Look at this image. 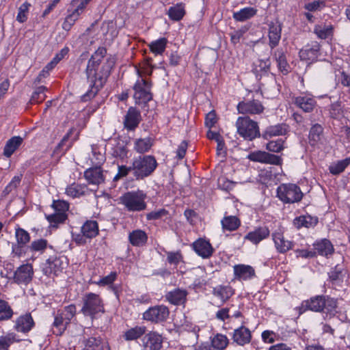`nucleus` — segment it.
Here are the masks:
<instances>
[{"label":"nucleus","mask_w":350,"mask_h":350,"mask_svg":"<svg viewBox=\"0 0 350 350\" xmlns=\"http://www.w3.org/2000/svg\"><path fill=\"white\" fill-rule=\"evenodd\" d=\"M106 53V49L100 47L88 62L86 75L90 89L81 96V100L84 102L88 101L97 94L110 75L111 66L109 64L103 65L98 72V68Z\"/></svg>","instance_id":"obj_1"},{"label":"nucleus","mask_w":350,"mask_h":350,"mask_svg":"<svg viewBox=\"0 0 350 350\" xmlns=\"http://www.w3.org/2000/svg\"><path fill=\"white\" fill-rule=\"evenodd\" d=\"M157 167V162L152 155L139 156L133 160L131 168L137 179H143L151 175Z\"/></svg>","instance_id":"obj_2"},{"label":"nucleus","mask_w":350,"mask_h":350,"mask_svg":"<svg viewBox=\"0 0 350 350\" xmlns=\"http://www.w3.org/2000/svg\"><path fill=\"white\" fill-rule=\"evenodd\" d=\"M146 194L142 190L129 191L120 198L124 208L130 212H139L146 208Z\"/></svg>","instance_id":"obj_3"},{"label":"nucleus","mask_w":350,"mask_h":350,"mask_svg":"<svg viewBox=\"0 0 350 350\" xmlns=\"http://www.w3.org/2000/svg\"><path fill=\"white\" fill-rule=\"evenodd\" d=\"M83 306L81 313L91 319L96 317L99 313L104 312V306L100 297L94 293H88L82 298Z\"/></svg>","instance_id":"obj_4"},{"label":"nucleus","mask_w":350,"mask_h":350,"mask_svg":"<svg viewBox=\"0 0 350 350\" xmlns=\"http://www.w3.org/2000/svg\"><path fill=\"white\" fill-rule=\"evenodd\" d=\"M151 88L152 83L149 79L143 77L138 71V79L133 86V98L137 104H145L152 100Z\"/></svg>","instance_id":"obj_5"},{"label":"nucleus","mask_w":350,"mask_h":350,"mask_svg":"<svg viewBox=\"0 0 350 350\" xmlns=\"http://www.w3.org/2000/svg\"><path fill=\"white\" fill-rule=\"evenodd\" d=\"M276 191L277 197L284 204L299 202L304 196L299 187L293 183L280 184Z\"/></svg>","instance_id":"obj_6"},{"label":"nucleus","mask_w":350,"mask_h":350,"mask_svg":"<svg viewBox=\"0 0 350 350\" xmlns=\"http://www.w3.org/2000/svg\"><path fill=\"white\" fill-rule=\"evenodd\" d=\"M237 133L247 140H252L260 136L258 123L249 117H239L236 122Z\"/></svg>","instance_id":"obj_7"},{"label":"nucleus","mask_w":350,"mask_h":350,"mask_svg":"<svg viewBox=\"0 0 350 350\" xmlns=\"http://www.w3.org/2000/svg\"><path fill=\"white\" fill-rule=\"evenodd\" d=\"M170 315L168 308L164 305H157L149 308L142 315L145 321L153 323H161L167 321Z\"/></svg>","instance_id":"obj_8"},{"label":"nucleus","mask_w":350,"mask_h":350,"mask_svg":"<svg viewBox=\"0 0 350 350\" xmlns=\"http://www.w3.org/2000/svg\"><path fill=\"white\" fill-rule=\"evenodd\" d=\"M294 105L305 113H311L317 106V102L313 95L309 93H302L294 97Z\"/></svg>","instance_id":"obj_9"},{"label":"nucleus","mask_w":350,"mask_h":350,"mask_svg":"<svg viewBox=\"0 0 350 350\" xmlns=\"http://www.w3.org/2000/svg\"><path fill=\"white\" fill-rule=\"evenodd\" d=\"M163 336L157 332L150 331L142 339L144 350H161L163 347Z\"/></svg>","instance_id":"obj_10"},{"label":"nucleus","mask_w":350,"mask_h":350,"mask_svg":"<svg viewBox=\"0 0 350 350\" xmlns=\"http://www.w3.org/2000/svg\"><path fill=\"white\" fill-rule=\"evenodd\" d=\"M33 276V267L31 264L27 263L21 265L14 271V281L19 285H27L32 280Z\"/></svg>","instance_id":"obj_11"},{"label":"nucleus","mask_w":350,"mask_h":350,"mask_svg":"<svg viewBox=\"0 0 350 350\" xmlns=\"http://www.w3.org/2000/svg\"><path fill=\"white\" fill-rule=\"evenodd\" d=\"M247 159L252 161L272 165H281L282 163L280 157L260 150L251 152Z\"/></svg>","instance_id":"obj_12"},{"label":"nucleus","mask_w":350,"mask_h":350,"mask_svg":"<svg viewBox=\"0 0 350 350\" xmlns=\"http://www.w3.org/2000/svg\"><path fill=\"white\" fill-rule=\"evenodd\" d=\"M269 46L271 49L275 48L281 39L282 25L278 21H271L267 23Z\"/></svg>","instance_id":"obj_13"},{"label":"nucleus","mask_w":350,"mask_h":350,"mask_svg":"<svg viewBox=\"0 0 350 350\" xmlns=\"http://www.w3.org/2000/svg\"><path fill=\"white\" fill-rule=\"evenodd\" d=\"M66 262L62 258L57 256L50 257L44 264L43 270L46 275H58L65 268Z\"/></svg>","instance_id":"obj_14"},{"label":"nucleus","mask_w":350,"mask_h":350,"mask_svg":"<svg viewBox=\"0 0 350 350\" xmlns=\"http://www.w3.org/2000/svg\"><path fill=\"white\" fill-rule=\"evenodd\" d=\"M237 110L240 113L260 114L264 107L261 103L258 100H250L240 102L237 105Z\"/></svg>","instance_id":"obj_15"},{"label":"nucleus","mask_w":350,"mask_h":350,"mask_svg":"<svg viewBox=\"0 0 350 350\" xmlns=\"http://www.w3.org/2000/svg\"><path fill=\"white\" fill-rule=\"evenodd\" d=\"M192 248L202 258H210L214 252V249L209 241L202 238L197 239L193 243Z\"/></svg>","instance_id":"obj_16"},{"label":"nucleus","mask_w":350,"mask_h":350,"mask_svg":"<svg viewBox=\"0 0 350 350\" xmlns=\"http://www.w3.org/2000/svg\"><path fill=\"white\" fill-rule=\"evenodd\" d=\"M142 117L139 110L131 107L129 108L124 119V126L129 131L135 130L141 122Z\"/></svg>","instance_id":"obj_17"},{"label":"nucleus","mask_w":350,"mask_h":350,"mask_svg":"<svg viewBox=\"0 0 350 350\" xmlns=\"http://www.w3.org/2000/svg\"><path fill=\"white\" fill-rule=\"evenodd\" d=\"M234 278L238 280H249L256 277L254 269L248 265L239 264L233 267Z\"/></svg>","instance_id":"obj_18"},{"label":"nucleus","mask_w":350,"mask_h":350,"mask_svg":"<svg viewBox=\"0 0 350 350\" xmlns=\"http://www.w3.org/2000/svg\"><path fill=\"white\" fill-rule=\"evenodd\" d=\"M272 239L275 247L279 253L284 254L293 247V242L284 238V234L280 231H275L272 233Z\"/></svg>","instance_id":"obj_19"},{"label":"nucleus","mask_w":350,"mask_h":350,"mask_svg":"<svg viewBox=\"0 0 350 350\" xmlns=\"http://www.w3.org/2000/svg\"><path fill=\"white\" fill-rule=\"evenodd\" d=\"M320 50V45L318 42H314L310 44L305 46L299 51V57L301 60L306 62H314L317 59Z\"/></svg>","instance_id":"obj_20"},{"label":"nucleus","mask_w":350,"mask_h":350,"mask_svg":"<svg viewBox=\"0 0 350 350\" xmlns=\"http://www.w3.org/2000/svg\"><path fill=\"white\" fill-rule=\"evenodd\" d=\"M84 177L91 185H98L105 181L103 171L99 166L86 170L84 172Z\"/></svg>","instance_id":"obj_21"},{"label":"nucleus","mask_w":350,"mask_h":350,"mask_svg":"<svg viewBox=\"0 0 350 350\" xmlns=\"http://www.w3.org/2000/svg\"><path fill=\"white\" fill-rule=\"evenodd\" d=\"M270 231L267 226H260L248 232L244 239L248 240L254 245L258 244L262 240L269 237Z\"/></svg>","instance_id":"obj_22"},{"label":"nucleus","mask_w":350,"mask_h":350,"mask_svg":"<svg viewBox=\"0 0 350 350\" xmlns=\"http://www.w3.org/2000/svg\"><path fill=\"white\" fill-rule=\"evenodd\" d=\"M35 323L31 314L26 313L17 319L15 328L17 332L27 333L33 327Z\"/></svg>","instance_id":"obj_23"},{"label":"nucleus","mask_w":350,"mask_h":350,"mask_svg":"<svg viewBox=\"0 0 350 350\" xmlns=\"http://www.w3.org/2000/svg\"><path fill=\"white\" fill-rule=\"evenodd\" d=\"M251 338V332L244 326H241L234 330L232 340L239 345L243 346L250 343Z\"/></svg>","instance_id":"obj_24"},{"label":"nucleus","mask_w":350,"mask_h":350,"mask_svg":"<svg viewBox=\"0 0 350 350\" xmlns=\"http://www.w3.org/2000/svg\"><path fill=\"white\" fill-rule=\"evenodd\" d=\"M325 296L317 295L302 302L301 308L314 312H321L323 310Z\"/></svg>","instance_id":"obj_25"},{"label":"nucleus","mask_w":350,"mask_h":350,"mask_svg":"<svg viewBox=\"0 0 350 350\" xmlns=\"http://www.w3.org/2000/svg\"><path fill=\"white\" fill-rule=\"evenodd\" d=\"M129 241L134 247H142L148 241L147 233L142 230L137 229L129 234Z\"/></svg>","instance_id":"obj_26"},{"label":"nucleus","mask_w":350,"mask_h":350,"mask_svg":"<svg viewBox=\"0 0 350 350\" xmlns=\"http://www.w3.org/2000/svg\"><path fill=\"white\" fill-rule=\"evenodd\" d=\"M288 131V126L286 124H278L268 126L262 134L264 139H268L272 137L284 135Z\"/></svg>","instance_id":"obj_27"},{"label":"nucleus","mask_w":350,"mask_h":350,"mask_svg":"<svg viewBox=\"0 0 350 350\" xmlns=\"http://www.w3.org/2000/svg\"><path fill=\"white\" fill-rule=\"evenodd\" d=\"M234 293V289L229 285H218L213 288V295L219 298L222 304L228 300Z\"/></svg>","instance_id":"obj_28"},{"label":"nucleus","mask_w":350,"mask_h":350,"mask_svg":"<svg viewBox=\"0 0 350 350\" xmlns=\"http://www.w3.org/2000/svg\"><path fill=\"white\" fill-rule=\"evenodd\" d=\"M318 223V218L310 215H304L295 217L293 219V225L299 229L302 227L307 228L314 227Z\"/></svg>","instance_id":"obj_29"},{"label":"nucleus","mask_w":350,"mask_h":350,"mask_svg":"<svg viewBox=\"0 0 350 350\" xmlns=\"http://www.w3.org/2000/svg\"><path fill=\"white\" fill-rule=\"evenodd\" d=\"M323 139V128L319 124H314L310 129L308 139L311 146H317L322 142Z\"/></svg>","instance_id":"obj_30"},{"label":"nucleus","mask_w":350,"mask_h":350,"mask_svg":"<svg viewBox=\"0 0 350 350\" xmlns=\"http://www.w3.org/2000/svg\"><path fill=\"white\" fill-rule=\"evenodd\" d=\"M187 293L185 290L175 289L168 292L165 297L167 300L174 305H181L185 304Z\"/></svg>","instance_id":"obj_31"},{"label":"nucleus","mask_w":350,"mask_h":350,"mask_svg":"<svg viewBox=\"0 0 350 350\" xmlns=\"http://www.w3.org/2000/svg\"><path fill=\"white\" fill-rule=\"evenodd\" d=\"M273 56L277 63L280 72L283 75H287L290 71V66L288 64L286 55L282 49H277L273 52Z\"/></svg>","instance_id":"obj_32"},{"label":"nucleus","mask_w":350,"mask_h":350,"mask_svg":"<svg viewBox=\"0 0 350 350\" xmlns=\"http://www.w3.org/2000/svg\"><path fill=\"white\" fill-rule=\"evenodd\" d=\"M83 350H110L106 342H103L99 337H90L84 340Z\"/></svg>","instance_id":"obj_33"},{"label":"nucleus","mask_w":350,"mask_h":350,"mask_svg":"<svg viewBox=\"0 0 350 350\" xmlns=\"http://www.w3.org/2000/svg\"><path fill=\"white\" fill-rule=\"evenodd\" d=\"M81 232L88 239H92L98 234V225L96 221L88 220L81 226Z\"/></svg>","instance_id":"obj_34"},{"label":"nucleus","mask_w":350,"mask_h":350,"mask_svg":"<svg viewBox=\"0 0 350 350\" xmlns=\"http://www.w3.org/2000/svg\"><path fill=\"white\" fill-rule=\"evenodd\" d=\"M153 139L151 137L139 138L134 141V150L140 154L148 152L153 146Z\"/></svg>","instance_id":"obj_35"},{"label":"nucleus","mask_w":350,"mask_h":350,"mask_svg":"<svg viewBox=\"0 0 350 350\" xmlns=\"http://www.w3.org/2000/svg\"><path fill=\"white\" fill-rule=\"evenodd\" d=\"M146 327L135 326L124 332L123 338L126 341L135 340L145 335Z\"/></svg>","instance_id":"obj_36"},{"label":"nucleus","mask_w":350,"mask_h":350,"mask_svg":"<svg viewBox=\"0 0 350 350\" xmlns=\"http://www.w3.org/2000/svg\"><path fill=\"white\" fill-rule=\"evenodd\" d=\"M23 139L19 136H14L10 139L4 147L3 154L6 157H10L15 150L22 144Z\"/></svg>","instance_id":"obj_37"},{"label":"nucleus","mask_w":350,"mask_h":350,"mask_svg":"<svg viewBox=\"0 0 350 350\" xmlns=\"http://www.w3.org/2000/svg\"><path fill=\"white\" fill-rule=\"evenodd\" d=\"M257 10L252 7H246L233 13V18L237 21H245L255 16Z\"/></svg>","instance_id":"obj_38"},{"label":"nucleus","mask_w":350,"mask_h":350,"mask_svg":"<svg viewBox=\"0 0 350 350\" xmlns=\"http://www.w3.org/2000/svg\"><path fill=\"white\" fill-rule=\"evenodd\" d=\"M185 14V5L183 3H177L169 8L167 15L174 21H180Z\"/></svg>","instance_id":"obj_39"},{"label":"nucleus","mask_w":350,"mask_h":350,"mask_svg":"<svg viewBox=\"0 0 350 350\" xmlns=\"http://www.w3.org/2000/svg\"><path fill=\"white\" fill-rule=\"evenodd\" d=\"M224 230L234 231L241 225L240 219L236 216H226L221 221Z\"/></svg>","instance_id":"obj_40"},{"label":"nucleus","mask_w":350,"mask_h":350,"mask_svg":"<svg viewBox=\"0 0 350 350\" xmlns=\"http://www.w3.org/2000/svg\"><path fill=\"white\" fill-rule=\"evenodd\" d=\"M167 40L165 38H161L148 44L150 51L155 55H162L167 46Z\"/></svg>","instance_id":"obj_41"},{"label":"nucleus","mask_w":350,"mask_h":350,"mask_svg":"<svg viewBox=\"0 0 350 350\" xmlns=\"http://www.w3.org/2000/svg\"><path fill=\"white\" fill-rule=\"evenodd\" d=\"M323 312L326 314V317L332 318L337 313V301L335 299L325 297V304H323Z\"/></svg>","instance_id":"obj_42"},{"label":"nucleus","mask_w":350,"mask_h":350,"mask_svg":"<svg viewBox=\"0 0 350 350\" xmlns=\"http://www.w3.org/2000/svg\"><path fill=\"white\" fill-rule=\"evenodd\" d=\"M68 48L64 47L59 53H57L53 59L43 69L41 73L38 75V79L40 81L41 77H46L48 75V71L45 69H51L54 65L57 64L62 58H64L68 53Z\"/></svg>","instance_id":"obj_43"},{"label":"nucleus","mask_w":350,"mask_h":350,"mask_svg":"<svg viewBox=\"0 0 350 350\" xmlns=\"http://www.w3.org/2000/svg\"><path fill=\"white\" fill-rule=\"evenodd\" d=\"M86 189L85 185L74 183L66 187V193L72 198H79L85 195Z\"/></svg>","instance_id":"obj_44"},{"label":"nucleus","mask_w":350,"mask_h":350,"mask_svg":"<svg viewBox=\"0 0 350 350\" xmlns=\"http://www.w3.org/2000/svg\"><path fill=\"white\" fill-rule=\"evenodd\" d=\"M315 249L322 256H328L334 252V247L332 243L327 239H323L314 244Z\"/></svg>","instance_id":"obj_45"},{"label":"nucleus","mask_w":350,"mask_h":350,"mask_svg":"<svg viewBox=\"0 0 350 350\" xmlns=\"http://www.w3.org/2000/svg\"><path fill=\"white\" fill-rule=\"evenodd\" d=\"M314 32L319 38L326 39L333 34V26L321 24L315 25Z\"/></svg>","instance_id":"obj_46"},{"label":"nucleus","mask_w":350,"mask_h":350,"mask_svg":"<svg viewBox=\"0 0 350 350\" xmlns=\"http://www.w3.org/2000/svg\"><path fill=\"white\" fill-rule=\"evenodd\" d=\"M350 165V157L346 158L345 159L338 161L336 163H332L329 167V172L333 175H338L344 170L345 168Z\"/></svg>","instance_id":"obj_47"},{"label":"nucleus","mask_w":350,"mask_h":350,"mask_svg":"<svg viewBox=\"0 0 350 350\" xmlns=\"http://www.w3.org/2000/svg\"><path fill=\"white\" fill-rule=\"evenodd\" d=\"M229 343L228 338L226 336L217 334L211 340L212 346L217 350H223L226 348Z\"/></svg>","instance_id":"obj_48"},{"label":"nucleus","mask_w":350,"mask_h":350,"mask_svg":"<svg viewBox=\"0 0 350 350\" xmlns=\"http://www.w3.org/2000/svg\"><path fill=\"white\" fill-rule=\"evenodd\" d=\"M13 310L8 303L0 299V321L10 319L13 316Z\"/></svg>","instance_id":"obj_49"},{"label":"nucleus","mask_w":350,"mask_h":350,"mask_svg":"<svg viewBox=\"0 0 350 350\" xmlns=\"http://www.w3.org/2000/svg\"><path fill=\"white\" fill-rule=\"evenodd\" d=\"M46 88L44 86L37 88L32 94L30 99L31 104H38L44 101L46 98L45 92Z\"/></svg>","instance_id":"obj_50"},{"label":"nucleus","mask_w":350,"mask_h":350,"mask_svg":"<svg viewBox=\"0 0 350 350\" xmlns=\"http://www.w3.org/2000/svg\"><path fill=\"white\" fill-rule=\"evenodd\" d=\"M68 324V323H66V319H64L63 316L57 312L53 323V327L57 329V330H54L53 332L57 335L62 334L66 329V327Z\"/></svg>","instance_id":"obj_51"},{"label":"nucleus","mask_w":350,"mask_h":350,"mask_svg":"<svg viewBox=\"0 0 350 350\" xmlns=\"http://www.w3.org/2000/svg\"><path fill=\"white\" fill-rule=\"evenodd\" d=\"M48 221L53 227H57L58 224L64 223L67 219L66 213H54L46 216Z\"/></svg>","instance_id":"obj_52"},{"label":"nucleus","mask_w":350,"mask_h":350,"mask_svg":"<svg viewBox=\"0 0 350 350\" xmlns=\"http://www.w3.org/2000/svg\"><path fill=\"white\" fill-rule=\"evenodd\" d=\"M57 312L66 319V323H70L71 319L76 314V306L74 304H70L64 307L62 310H59Z\"/></svg>","instance_id":"obj_53"},{"label":"nucleus","mask_w":350,"mask_h":350,"mask_svg":"<svg viewBox=\"0 0 350 350\" xmlns=\"http://www.w3.org/2000/svg\"><path fill=\"white\" fill-rule=\"evenodd\" d=\"M68 12L70 13L66 17L62 24V28L66 31H69L80 16L72 10H69Z\"/></svg>","instance_id":"obj_54"},{"label":"nucleus","mask_w":350,"mask_h":350,"mask_svg":"<svg viewBox=\"0 0 350 350\" xmlns=\"http://www.w3.org/2000/svg\"><path fill=\"white\" fill-rule=\"evenodd\" d=\"M92 0H72L70 3V10L81 16V14L84 12L87 5Z\"/></svg>","instance_id":"obj_55"},{"label":"nucleus","mask_w":350,"mask_h":350,"mask_svg":"<svg viewBox=\"0 0 350 350\" xmlns=\"http://www.w3.org/2000/svg\"><path fill=\"white\" fill-rule=\"evenodd\" d=\"M15 236L18 245L23 246L27 243L30 240L29 234L22 228H17L16 230Z\"/></svg>","instance_id":"obj_56"},{"label":"nucleus","mask_w":350,"mask_h":350,"mask_svg":"<svg viewBox=\"0 0 350 350\" xmlns=\"http://www.w3.org/2000/svg\"><path fill=\"white\" fill-rule=\"evenodd\" d=\"M15 341V334H8L0 337V350L7 349Z\"/></svg>","instance_id":"obj_57"},{"label":"nucleus","mask_w":350,"mask_h":350,"mask_svg":"<svg viewBox=\"0 0 350 350\" xmlns=\"http://www.w3.org/2000/svg\"><path fill=\"white\" fill-rule=\"evenodd\" d=\"M46 246L47 241L45 239H40L33 241L29 248L31 252L42 253L46 248Z\"/></svg>","instance_id":"obj_58"},{"label":"nucleus","mask_w":350,"mask_h":350,"mask_svg":"<svg viewBox=\"0 0 350 350\" xmlns=\"http://www.w3.org/2000/svg\"><path fill=\"white\" fill-rule=\"evenodd\" d=\"M167 254V261L173 265H177L179 262L183 260V255L180 251L177 252H168Z\"/></svg>","instance_id":"obj_59"},{"label":"nucleus","mask_w":350,"mask_h":350,"mask_svg":"<svg viewBox=\"0 0 350 350\" xmlns=\"http://www.w3.org/2000/svg\"><path fill=\"white\" fill-rule=\"evenodd\" d=\"M52 207L55 213H66L69 208V204L65 200H53Z\"/></svg>","instance_id":"obj_60"},{"label":"nucleus","mask_w":350,"mask_h":350,"mask_svg":"<svg viewBox=\"0 0 350 350\" xmlns=\"http://www.w3.org/2000/svg\"><path fill=\"white\" fill-rule=\"evenodd\" d=\"M30 3L25 2L18 8V12L16 16V20L20 23H24L27 19V13Z\"/></svg>","instance_id":"obj_61"},{"label":"nucleus","mask_w":350,"mask_h":350,"mask_svg":"<svg viewBox=\"0 0 350 350\" xmlns=\"http://www.w3.org/2000/svg\"><path fill=\"white\" fill-rule=\"evenodd\" d=\"M117 278L116 271L111 272L108 275L100 279L98 281L94 282V284L100 286L111 285Z\"/></svg>","instance_id":"obj_62"},{"label":"nucleus","mask_w":350,"mask_h":350,"mask_svg":"<svg viewBox=\"0 0 350 350\" xmlns=\"http://www.w3.org/2000/svg\"><path fill=\"white\" fill-rule=\"evenodd\" d=\"M284 141L282 139H277L275 141H270L266 145V148L273 152H279L284 148Z\"/></svg>","instance_id":"obj_63"},{"label":"nucleus","mask_w":350,"mask_h":350,"mask_svg":"<svg viewBox=\"0 0 350 350\" xmlns=\"http://www.w3.org/2000/svg\"><path fill=\"white\" fill-rule=\"evenodd\" d=\"M336 77L343 86L350 88V73L339 71V73L336 75Z\"/></svg>","instance_id":"obj_64"}]
</instances>
